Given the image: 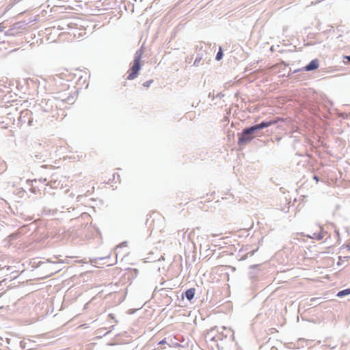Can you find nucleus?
<instances>
[{
	"label": "nucleus",
	"instance_id": "nucleus-15",
	"mask_svg": "<svg viewBox=\"0 0 350 350\" xmlns=\"http://www.w3.org/2000/svg\"><path fill=\"white\" fill-rule=\"evenodd\" d=\"M344 59H347L348 62L350 64V56L349 55H345L344 56Z\"/></svg>",
	"mask_w": 350,
	"mask_h": 350
},
{
	"label": "nucleus",
	"instance_id": "nucleus-10",
	"mask_svg": "<svg viewBox=\"0 0 350 350\" xmlns=\"http://www.w3.org/2000/svg\"><path fill=\"white\" fill-rule=\"evenodd\" d=\"M349 294H350V288H346V289H344V290H342V291H340L339 292H338L337 297H345Z\"/></svg>",
	"mask_w": 350,
	"mask_h": 350
},
{
	"label": "nucleus",
	"instance_id": "nucleus-8",
	"mask_svg": "<svg viewBox=\"0 0 350 350\" xmlns=\"http://www.w3.org/2000/svg\"><path fill=\"white\" fill-rule=\"evenodd\" d=\"M246 129H248V132H251L254 135V137L257 134V132L258 131H260L257 124H256L253 126H249V127H246Z\"/></svg>",
	"mask_w": 350,
	"mask_h": 350
},
{
	"label": "nucleus",
	"instance_id": "nucleus-23",
	"mask_svg": "<svg viewBox=\"0 0 350 350\" xmlns=\"http://www.w3.org/2000/svg\"><path fill=\"white\" fill-rule=\"evenodd\" d=\"M249 254H251V256H252L254 254V252H250Z\"/></svg>",
	"mask_w": 350,
	"mask_h": 350
},
{
	"label": "nucleus",
	"instance_id": "nucleus-11",
	"mask_svg": "<svg viewBox=\"0 0 350 350\" xmlns=\"http://www.w3.org/2000/svg\"><path fill=\"white\" fill-rule=\"evenodd\" d=\"M223 56H224V54H223L222 49L221 46H219V51L217 52L216 57H215V59L217 61H219L222 59Z\"/></svg>",
	"mask_w": 350,
	"mask_h": 350
},
{
	"label": "nucleus",
	"instance_id": "nucleus-17",
	"mask_svg": "<svg viewBox=\"0 0 350 350\" xmlns=\"http://www.w3.org/2000/svg\"><path fill=\"white\" fill-rule=\"evenodd\" d=\"M4 27L3 26V25L1 23L0 24V31H2Z\"/></svg>",
	"mask_w": 350,
	"mask_h": 350
},
{
	"label": "nucleus",
	"instance_id": "nucleus-20",
	"mask_svg": "<svg viewBox=\"0 0 350 350\" xmlns=\"http://www.w3.org/2000/svg\"><path fill=\"white\" fill-rule=\"evenodd\" d=\"M126 242H124V243H122L121 245H120V246H119V247L124 246V245H126Z\"/></svg>",
	"mask_w": 350,
	"mask_h": 350
},
{
	"label": "nucleus",
	"instance_id": "nucleus-22",
	"mask_svg": "<svg viewBox=\"0 0 350 350\" xmlns=\"http://www.w3.org/2000/svg\"><path fill=\"white\" fill-rule=\"evenodd\" d=\"M22 113H23V114L25 113L26 115H27V114H28V111L23 112Z\"/></svg>",
	"mask_w": 350,
	"mask_h": 350
},
{
	"label": "nucleus",
	"instance_id": "nucleus-13",
	"mask_svg": "<svg viewBox=\"0 0 350 350\" xmlns=\"http://www.w3.org/2000/svg\"><path fill=\"white\" fill-rule=\"evenodd\" d=\"M153 82L152 80H149V81H147L146 82L144 83L143 85L144 87H149L150 85V84Z\"/></svg>",
	"mask_w": 350,
	"mask_h": 350
},
{
	"label": "nucleus",
	"instance_id": "nucleus-1",
	"mask_svg": "<svg viewBox=\"0 0 350 350\" xmlns=\"http://www.w3.org/2000/svg\"><path fill=\"white\" fill-rule=\"evenodd\" d=\"M142 56V51L141 49L136 51L135 54L133 65L131 67L129 71V75L126 77L128 80H133L135 79L139 74L141 69L140 61Z\"/></svg>",
	"mask_w": 350,
	"mask_h": 350
},
{
	"label": "nucleus",
	"instance_id": "nucleus-12",
	"mask_svg": "<svg viewBox=\"0 0 350 350\" xmlns=\"http://www.w3.org/2000/svg\"><path fill=\"white\" fill-rule=\"evenodd\" d=\"M201 59H202V57H200V56H198H198L196 57V59H195L194 62H193V65H194V66H198V64H199V63L200 62Z\"/></svg>",
	"mask_w": 350,
	"mask_h": 350
},
{
	"label": "nucleus",
	"instance_id": "nucleus-9",
	"mask_svg": "<svg viewBox=\"0 0 350 350\" xmlns=\"http://www.w3.org/2000/svg\"><path fill=\"white\" fill-rule=\"evenodd\" d=\"M308 237H310V239L321 241L323 239L324 235L322 232H319V233L314 232L312 236H308Z\"/></svg>",
	"mask_w": 350,
	"mask_h": 350
},
{
	"label": "nucleus",
	"instance_id": "nucleus-14",
	"mask_svg": "<svg viewBox=\"0 0 350 350\" xmlns=\"http://www.w3.org/2000/svg\"><path fill=\"white\" fill-rule=\"evenodd\" d=\"M42 265L49 266V265H55V263L54 262L51 263L50 262H49L48 263L40 262V266Z\"/></svg>",
	"mask_w": 350,
	"mask_h": 350
},
{
	"label": "nucleus",
	"instance_id": "nucleus-16",
	"mask_svg": "<svg viewBox=\"0 0 350 350\" xmlns=\"http://www.w3.org/2000/svg\"><path fill=\"white\" fill-rule=\"evenodd\" d=\"M313 178L316 180L317 182L319 180V177L317 176H314Z\"/></svg>",
	"mask_w": 350,
	"mask_h": 350
},
{
	"label": "nucleus",
	"instance_id": "nucleus-3",
	"mask_svg": "<svg viewBox=\"0 0 350 350\" xmlns=\"http://www.w3.org/2000/svg\"><path fill=\"white\" fill-rule=\"evenodd\" d=\"M55 100L57 101H59L62 104H68L72 105L75 101V97L74 95H72L70 94H68L67 95V93L63 92L58 94L56 96L53 97Z\"/></svg>",
	"mask_w": 350,
	"mask_h": 350
},
{
	"label": "nucleus",
	"instance_id": "nucleus-2",
	"mask_svg": "<svg viewBox=\"0 0 350 350\" xmlns=\"http://www.w3.org/2000/svg\"><path fill=\"white\" fill-rule=\"evenodd\" d=\"M238 135V144L240 146L247 145L254 137V135L251 132H248V129H247L246 128L243 129L242 132L241 133H239Z\"/></svg>",
	"mask_w": 350,
	"mask_h": 350
},
{
	"label": "nucleus",
	"instance_id": "nucleus-18",
	"mask_svg": "<svg viewBox=\"0 0 350 350\" xmlns=\"http://www.w3.org/2000/svg\"><path fill=\"white\" fill-rule=\"evenodd\" d=\"M208 97H210V98H211V97H213V98H214V96L212 94V93H211V92H210V93L208 94Z\"/></svg>",
	"mask_w": 350,
	"mask_h": 350
},
{
	"label": "nucleus",
	"instance_id": "nucleus-5",
	"mask_svg": "<svg viewBox=\"0 0 350 350\" xmlns=\"http://www.w3.org/2000/svg\"><path fill=\"white\" fill-rule=\"evenodd\" d=\"M319 60L317 59H314L305 66V70L307 71L314 70L319 68Z\"/></svg>",
	"mask_w": 350,
	"mask_h": 350
},
{
	"label": "nucleus",
	"instance_id": "nucleus-7",
	"mask_svg": "<svg viewBox=\"0 0 350 350\" xmlns=\"http://www.w3.org/2000/svg\"><path fill=\"white\" fill-rule=\"evenodd\" d=\"M195 293H196V289L193 288H191L189 289H187L184 295L185 296V297L189 300V301H191L194 295H195Z\"/></svg>",
	"mask_w": 350,
	"mask_h": 350
},
{
	"label": "nucleus",
	"instance_id": "nucleus-6",
	"mask_svg": "<svg viewBox=\"0 0 350 350\" xmlns=\"http://www.w3.org/2000/svg\"><path fill=\"white\" fill-rule=\"evenodd\" d=\"M51 103V100H46L44 99L42 100L40 105L44 111L49 112L52 110V105Z\"/></svg>",
	"mask_w": 350,
	"mask_h": 350
},
{
	"label": "nucleus",
	"instance_id": "nucleus-21",
	"mask_svg": "<svg viewBox=\"0 0 350 350\" xmlns=\"http://www.w3.org/2000/svg\"><path fill=\"white\" fill-rule=\"evenodd\" d=\"M165 342V340H161L159 344H164Z\"/></svg>",
	"mask_w": 350,
	"mask_h": 350
},
{
	"label": "nucleus",
	"instance_id": "nucleus-19",
	"mask_svg": "<svg viewBox=\"0 0 350 350\" xmlns=\"http://www.w3.org/2000/svg\"><path fill=\"white\" fill-rule=\"evenodd\" d=\"M257 266H258L257 265H251V266H250V268H251V269H253V268L256 267Z\"/></svg>",
	"mask_w": 350,
	"mask_h": 350
},
{
	"label": "nucleus",
	"instance_id": "nucleus-24",
	"mask_svg": "<svg viewBox=\"0 0 350 350\" xmlns=\"http://www.w3.org/2000/svg\"><path fill=\"white\" fill-rule=\"evenodd\" d=\"M31 122V121L30 120H29V124H30Z\"/></svg>",
	"mask_w": 350,
	"mask_h": 350
},
{
	"label": "nucleus",
	"instance_id": "nucleus-4",
	"mask_svg": "<svg viewBox=\"0 0 350 350\" xmlns=\"http://www.w3.org/2000/svg\"><path fill=\"white\" fill-rule=\"evenodd\" d=\"M282 119H280V118H270V119H267L264 121H262L261 122L257 124V125L258 126L259 129L261 130V129L267 128L271 125H273V124L278 123Z\"/></svg>",
	"mask_w": 350,
	"mask_h": 350
}]
</instances>
